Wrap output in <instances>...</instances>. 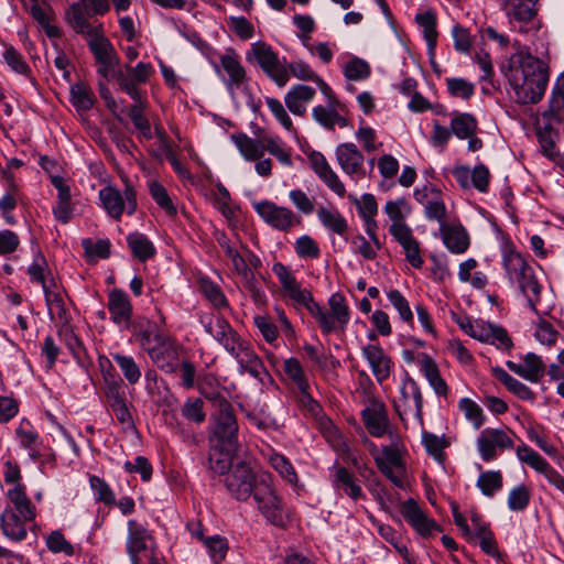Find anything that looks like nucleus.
Instances as JSON below:
<instances>
[{"label":"nucleus","mask_w":564,"mask_h":564,"mask_svg":"<svg viewBox=\"0 0 564 564\" xmlns=\"http://www.w3.org/2000/svg\"><path fill=\"white\" fill-rule=\"evenodd\" d=\"M283 371L288 378L293 382L300 393V400L304 405H307L310 411L316 412L319 410V404L312 398L310 393V383L304 373L303 367L299 359L289 358L284 360Z\"/></svg>","instance_id":"6ab92c4d"},{"label":"nucleus","mask_w":564,"mask_h":564,"mask_svg":"<svg viewBox=\"0 0 564 564\" xmlns=\"http://www.w3.org/2000/svg\"><path fill=\"white\" fill-rule=\"evenodd\" d=\"M401 513L408 523L422 536L431 535L440 530L437 523L429 518L415 500L409 499L401 507Z\"/></svg>","instance_id":"a878e982"},{"label":"nucleus","mask_w":564,"mask_h":564,"mask_svg":"<svg viewBox=\"0 0 564 564\" xmlns=\"http://www.w3.org/2000/svg\"><path fill=\"white\" fill-rule=\"evenodd\" d=\"M219 62L221 76L218 77L221 79L230 97L235 100L237 91L241 90L246 94L247 106L253 112H257L260 108V101L256 100L248 91L249 77L238 54L232 48H228L224 54L219 55Z\"/></svg>","instance_id":"20e7f679"},{"label":"nucleus","mask_w":564,"mask_h":564,"mask_svg":"<svg viewBox=\"0 0 564 564\" xmlns=\"http://www.w3.org/2000/svg\"><path fill=\"white\" fill-rule=\"evenodd\" d=\"M246 61L250 64L256 63L279 87L285 86L289 82L286 66L281 63L278 53L273 51L271 45L263 41L250 45V48L246 52Z\"/></svg>","instance_id":"0eeeda50"},{"label":"nucleus","mask_w":564,"mask_h":564,"mask_svg":"<svg viewBox=\"0 0 564 564\" xmlns=\"http://www.w3.org/2000/svg\"><path fill=\"white\" fill-rule=\"evenodd\" d=\"M539 0H506L503 10L510 28L519 33H528L536 29Z\"/></svg>","instance_id":"f8f14e48"},{"label":"nucleus","mask_w":564,"mask_h":564,"mask_svg":"<svg viewBox=\"0 0 564 564\" xmlns=\"http://www.w3.org/2000/svg\"><path fill=\"white\" fill-rule=\"evenodd\" d=\"M100 206L109 217L120 220L123 213L131 216L138 208L137 193L132 184L126 182L123 192L113 186H106L98 193Z\"/></svg>","instance_id":"1a4fd4ad"},{"label":"nucleus","mask_w":564,"mask_h":564,"mask_svg":"<svg viewBox=\"0 0 564 564\" xmlns=\"http://www.w3.org/2000/svg\"><path fill=\"white\" fill-rule=\"evenodd\" d=\"M149 357L159 369L172 373L178 367V346L169 336H165L155 348L149 349Z\"/></svg>","instance_id":"4be33fe9"},{"label":"nucleus","mask_w":564,"mask_h":564,"mask_svg":"<svg viewBox=\"0 0 564 564\" xmlns=\"http://www.w3.org/2000/svg\"><path fill=\"white\" fill-rule=\"evenodd\" d=\"M413 196L424 208V216L430 221H437L438 225L447 223V208L440 188L426 184L415 188Z\"/></svg>","instance_id":"dca6fc26"},{"label":"nucleus","mask_w":564,"mask_h":564,"mask_svg":"<svg viewBox=\"0 0 564 564\" xmlns=\"http://www.w3.org/2000/svg\"><path fill=\"white\" fill-rule=\"evenodd\" d=\"M333 488L339 494H344L352 500L364 498V492L360 485L357 482L354 474L345 467H338L335 469L332 476Z\"/></svg>","instance_id":"e433bc0d"},{"label":"nucleus","mask_w":564,"mask_h":564,"mask_svg":"<svg viewBox=\"0 0 564 564\" xmlns=\"http://www.w3.org/2000/svg\"><path fill=\"white\" fill-rule=\"evenodd\" d=\"M502 264L507 278L511 282H538L539 276L534 268L527 262L522 254L514 250L510 241H506L501 247Z\"/></svg>","instance_id":"ddd939ff"},{"label":"nucleus","mask_w":564,"mask_h":564,"mask_svg":"<svg viewBox=\"0 0 564 564\" xmlns=\"http://www.w3.org/2000/svg\"><path fill=\"white\" fill-rule=\"evenodd\" d=\"M70 101L77 110H89L94 105V94L85 83H76L70 86Z\"/></svg>","instance_id":"8fccbe9b"},{"label":"nucleus","mask_w":564,"mask_h":564,"mask_svg":"<svg viewBox=\"0 0 564 564\" xmlns=\"http://www.w3.org/2000/svg\"><path fill=\"white\" fill-rule=\"evenodd\" d=\"M506 75L517 101L522 105L539 102L549 83L545 63L524 51L510 57Z\"/></svg>","instance_id":"f257e3e1"},{"label":"nucleus","mask_w":564,"mask_h":564,"mask_svg":"<svg viewBox=\"0 0 564 564\" xmlns=\"http://www.w3.org/2000/svg\"><path fill=\"white\" fill-rule=\"evenodd\" d=\"M529 306L538 315L547 314L554 306L553 290L544 284H520Z\"/></svg>","instance_id":"393cba45"},{"label":"nucleus","mask_w":564,"mask_h":564,"mask_svg":"<svg viewBox=\"0 0 564 564\" xmlns=\"http://www.w3.org/2000/svg\"><path fill=\"white\" fill-rule=\"evenodd\" d=\"M251 497L257 510L269 523L279 528L286 525L290 520V513L284 507L282 498L276 492L270 473H261V478L258 480Z\"/></svg>","instance_id":"7ed1b4c3"},{"label":"nucleus","mask_w":564,"mask_h":564,"mask_svg":"<svg viewBox=\"0 0 564 564\" xmlns=\"http://www.w3.org/2000/svg\"><path fill=\"white\" fill-rule=\"evenodd\" d=\"M238 422L232 405L216 410L212 414V441L220 446L221 451L230 454L238 447Z\"/></svg>","instance_id":"6e6552de"},{"label":"nucleus","mask_w":564,"mask_h":564,"mask_svg":"<svg viewBox=\"0 0 564 564\" xmlns=\"http://www.w3.org/2000/svg\"><path fill=\"white\" fill-rule=\"evenodd\" d=\"M458 408L463 412L465 419L471 423L474 429H480L485 423V414L478 403L469 398H462Z\"/></svg>","instance_id":"5fc2aeb1"},{"label":"nucleus","mask_w":564,"mask_h":564,"mask_svg":"<svg viewBox=\"0 0 564 564\" xmlns=\"http://www.w3.org/2000/svg\"><path fill=\"white\" fill-rule=\"evenodd\" d=\"M474 328L473 338L481 343L496 345L501 349H510L512 347L511 338L501 326L477 319Z\"/></svg>","instance_id":"c756f323"},{"label":"nucleus","mask_w":564,"mask_h":564,"mask_svg":"<svg viewBox=\"0 0 564 564\" xmlns=\"http://www.w3.org/2000/svg\"><path fill=\"white\" fill-rule=\"evenodd\" d=\"M204 545L214 563L218 564L226 558L229 549L226 538L218 534L207 536L204 540Z\"/></svg>","instance_id":"bf43d9fd"},{"label":"nucleus","mask_w":564,"mask_h":564,"mask_svg":"<svg viewBox=\"0 0 564 564\" xmlns=\"http://www.w3.org/2000/svg\"><path fill=\"white\" fill-rule=\"evenodd\" d=\"M153 72L150 63L140 62L135 66L126 65L123 77L133 85H140L147 83Z\"/></svg>","instance_id":"680f3d73"},{"label":"nucleus","mask_w":564,"mask_h":564,"mask_svg":"<svg viewBox=\"0 0 564 564\" xmlns=\"http://www.w3.org/2000/svg\"><path fill=\"white\" fill-rule=\"evenodd\" d=\"M144 109L145 104H133L129 109V117L134 128L138 130L139 137L150 140L152 139L151 124L143 115Z\"/></svg>","instance_id":"13d9d810"},{"label":"nucleus","mask_w":564,"mask_h":564,"mask_svg":"<svg viewBox=\"0 0 564 564\" xmlns=\"http://www.w3.org/2000/svg\"><path fill=\"white\" fill-rule=\"evenodd\" d=\"M203 406L204 402L202 399L189 398L184 402L181 413L187 421L202 424L206 419Z\"/></svg>","instance_id":"338daca9"},{"label":"nucleus","mask_w":564,"mask_h":564,"mask_svg":"<svg viewBox=\"0 0 564 564\" xmlns=\"http://www.w3.org/2000/svg\"><path fill=\"white\" fill-rule=\"evenodd\" d=\"M343 72L346 79L351 82H362L369 78L371 67L367 61L354 56L345 64Z\"/></svg>","instance_id":"09e8293b"},{"label":"nucleus","mask_w":564,"mask_h":564,"mask_svg":"<svg viewBox=\"0 0 564 564\" xmlns=\"http://www.w3.org/2000/svg\"><path fill=\"white\" fill-rule=\"evenodd\" d=\"M415 21L423 32L430 55H434L438 33L436 31V14L427 10L415 15Z\"/></svg>","instance_id":"c03bdc74"},{"label":"nucleus","mask_w":564,"mask_h":564,"mask_svg":"<svg viewBox=\"0 0 564 564\" xmlns=\"http://www.w3.org/2000/svg\"><path fill=\"white\" fill-rule=\"evenodd\" d=\"M7 497L9 505L4 509H11L13 513L21 514L23 520H35L36 508L28 497L24 486L10 488Z\"/></svg>","instance_id":"72a5a7b5"},{"label":"nucleus","mask_w":564,"mask_h":564,"mask_svg":"<svg viewBox=\"0 0 564 564\" xmlns=\"http://www.w3.org/2000/svg\"><path fill=\"white\" fill-rule=\"evenodd\" d=\"M476 485L485 496L492 497L502 488V475L498 470L484 471L479 475Z\"/></svg>","instance_id":"6e6d98bb"},{"label":"nucleus","mask_w":564,"mask_h":564,"mask_svg":"<svg viewBox=\"0 0 564 564\" xmlns=\"http://www.w3.org/2000/svg\"><path fill=\"white\" fill-rule=\"evenodd\" d=\"M102 391L110 410L129 403L126 397L124 382L112 381L109 387H102Z\"/></svg>","instance_id":"0e129e2a"},{"label":"nucleus","mask_w":564,"mask_h":564,"mask_svg":"<svg viewBox=\"0 0 564 564\" xmlns=\"http://www.w3.org/2000/svg\"><path fill=\"white\" fill-rule=\"evenodd\" d=\"M46 300L48 315L52 321L65 326L68 323L65 297L67 296L62 284H42Z\"/></svg>","instance_id":"cd10ccee"},{"label":"nucleus","mask_w":564,"mask_h":564,"mask_svg":"<svg viewBox=\"0 0 564 564\" xmlns=\"http://www.w3.org/2000/svg\"><path fill=\"white\" fill-rule=\"evenodd\" d=\"M65 19L74 32L87 40L88 47L98 65V75L105 79L116 78L119 70H115V68L119 65V57L112 43L105 35L104 24L101 22L94 24L87 21L80 4H70L65 11Z\"/></svg>","instance_id":"f03ea898"},{"label":"nucleus","mask_w":564,"mask_h":564,"mask_svg":"<svg viewBox=\"0 0 564 564\" xmlns=\"http://www.w3.org/2000/svg\"><path fill=\"white\" fill-rule=\"evenodd\" d=\"M362 357L368 361L371 371L379 383H382L391 375L392 361L379 345H366L362 347Z\"/></svg>","instance_id":"c85d7f7f"},{"label":"nucleus","mask_w":564,"mask_h":564,"mask_svg":"<svg viewBox=\"0 0 564 564\" xmlns=\"http://www.w3.org/2000/svg\"><path fill=\"white\" fill-rule=\"evenodd\" d=\"M510 433L507 429L487 427L482 430L477 438V448L480 457L489 462L497 456V451L511 448L513 441Z\"/></svg>","instance_id":"a211bd4d"},{"label":"nucleus","mask_w":564,"mask_h":564,"mask_svg":"<svg viewBox=\"0 0 564 564\" xmlns=\"http://www.w3.org/2000/svg\"><path fill=\"white\" fill-rule=\"evenodd\" d=\"M383 212L391 220L390 226H406L405 219L412 213V206L405 197H399L388 200L383 207Z\"/></svg>","instance_id":"49530a36"},{"label":"nucleus","mask_w":564,"mask_h":564,"mask_svg":"<svg viewBox=\"0 0 564 564\" xmlns=\"http://www.w3.org/2000/svg\"><path fill=\"white\" fill-rule=\"evenodd\" d=\"M422 444L429 455H431L437 463L444 462V449L448 443L444 435H436L431 432L422 433Z\"/></svg>","instance_id":"3c124183"},{"label":"nucleus","mask_w":564,"mask_h":564,"mask_svg":"<svg viewBox=\"0 0 564 564\" xmlns=\"http://www.w3.org/2000/svg\"><path fill=\"white\" fill-rule=\"evenodd\" d=\"M34 520H23L21 514H15L11 509H4L0 517V527L3 534L11 541H22L26 538L28 525Z\"/></svg>","instance_id":"f704fd0d"},{"label":"nucleus","mask_w":564,"mask_h":564,"mask_svg":"<svg viewBox=\"0 0 564 564\" xmlns=\"http://www.w3.org/2000/svg\"><path fill=\"white\" fill-rule=\"evenodd\" d=\"M315 94V89L311 86L294 85L284 96L285 106L294 116H304L306 107L314 99Z\"/></svg>","instance_id":"473e14b6"},{"label":"nucleus","mask_w":564,"mask_h":564,"mask_svg":"<svg viewBox=\"0 0 564 564\" xmlns=\"http://www.w3.org/2000/svg\"><path fill=\"white\" fill-rule=\"evenodd\" d=\"M238 364V372L240 375L248 373L256 380L262 382L263 376L268 375V371L260 359V357L254 352L252 347L247 350V352L242 354L237 360Z\"/></svg>","instance_id":"37998d69"},{"label":"nucleus","mask_w":564,"mask_h":564,"mask_svg":"<svg viewBox=\"0 0 564 564\" xmlns=\"http://www.w3.org/2000/svg\"><path fill=\"white\" fill-rule=\"evenodd\" d=\"M336 161L341 171L352 181L362 180L366 176L365 156L352 142H344L335 149Z\"/></svg>","instance_id":"f3484780"},{"label":"nucleus","mask_w":564,"mask_h":564,"mask_svg":"<svg viewBox=\"0 0 564 564\" xmlns=\"http://www.w3.org/2000/svg\"><path fill=\"white\" fill-rule=\"evenodd\" d=\"M390 444L381 448V454L375 456L378 469L398 488H404L406 448L400 436L389 432Z\"/></svg>","instance_id":"39448f33"},{"label":"nucleus","mask_w":564,"mask_h":564,"mask_svg":"<svg viewBox=\"0 0 564 564\" xmlns=\"http://www.w3.org/2000/svg\"><path fill=\"white\" fill-rule=\"evenodd\" d=\"M260 478L261 473H254L247 463L239 462L229 469L224 482L235 499L247 501L254 492L256 485Z\"/></svg>","instance_id":"9b49d317"},{"label":"nucleus","mask_w":564,"mask_h":564,"mask_svg":"<svg viewBox=\"0 0 564 564\" xmlns=\"http://www.w3.org/2000/svg\"><path fill=\"white\" fill-rule=\"evenodd\" d=\"M128 536L126 550L131 564H141L143 560H150L156 553L154 536L147 527L134 519L127 523Z\"/></svg>","instance_id":"9d476101"},{"label":"nucleus","mask_w":564,"mask_h":564,"mask_svg":"<svg viewBox=\"0 0 564 564\" xmlns=\"http://www.w3.org/2000/svg\"><path fill=\"white\" fill-rule=\"evenodd\" d=\"M199 323L205 332L209 334L224 348L228 346L237 335H239L228 323L226 318L213 313L199 314Z\"/></svg>","instance_id":"5701e85b"},{"label":"nucleus","mask_w":564,"mask_h":564,"mask_svg":"<svg viewBox=\"0 0 564 564\" xmlns=\"http://www.w3.org/2000/svg\"><path fill=\"white\" fill-rule=\"evenodd\" d=\"M82 246L85 256L89 260L107 259L110 254V241L109 239L94 240L86 238L82 240Z\"/></svg>","instance_id":"4d7b16f0"},{"label":"nucleus","mask_w":564,"mask_h":564,"mask_svg":"<svg viewBox=\"0 0 564 564\" xmlns=\"http://www.w3.org/2000/svg\"><path fill=\"white\" fill-rule=\"evenodd\" d=\"M389 234L402 247L406 260L414 268L423 263L419 241L414 238L412 229L406 226H390Z\"/></svg>","instance_id":"bb28decb"},{"label":"nucleus","mask_w":564,"mask_h":564,"mask_svg":"<svg viewBox=\"0 0 564 564\" xmlns=\"http://www.w3.org/2000/svg\"><path fill=\"white\" fill-rule=\"evenodd\" d=\"M15 438L20 447L29 452V457L32 460H36L41 456V444L42 441L37 431L31 425L29 421H21L19 426L15 429Z\"/></svg>","instance_id":"4c0bfd02"},{"label":"nucleus","mask_w":564,"mask_h":564,"mask_svg":"<svg viewBox=\"0 0 564 564\" xmlns=\"http://www.w3.org/2000/svg\"><path fill=\"white\" fill-rule=\"evenodd\" d=\"M264 457L283 480L288 481L292 486L297 485V474L291 462L284 455L271 448L267 454H264Z\"/></svg>","instance_id":"79ce46f5"},{"label":"nucleus","mask_w":564,"mask_h":564,"mask_svg":"<svg viewBox=\"0 0 564 564\" xmlns=\"http://www.w3.org/2000/svg\"><path fill=\"white\" fill-rule=\"evenodd\" d=\"M253 208L264 223L280 231H289L301 224V217L296 216L293 210L273 202H258L253 204Z\"/></svg>","instance_id":"4468645a"},{"label":"nucleus","mask_w":564,"mask_h":564,"mask_svg":"<svg viewBox=\"0 0 564 564\" xmlns=\"http://www.w3.org/2000/svg\"><path fill=\"white\" fill-rule=\"evenodd\" d=\"M308 161L311 169L318 178L337 196L344 197L346 194V187L329 165L326 158L321 152H312L308 155Z\"/></svg>","instance_id":"412c9836"},{"label":"nucleus","mask_w":564,"mask_h":564,"mask_svg":"<svg viewBox=\"0 0 564 564\" xmlns=\"http://www.w3.org/2000/svg\"><path fill=\"white\" fill-rule=\"evenodd\" d=\"M126 240L132 257L140 262H145L156 254L153 242L142 232H130Z\"/></svg>","instance_id":"58836bf2"},{"label":"nucleus","mask_w":564,"mask_h":564,"mask_svg":"<svg viewBox=\"0 0 564 564\" xmlns=\"http://www.w3.org/2000/svg\"><path fill=\"white\" fill-rule=\"evenodd\" d=\"M517 457L539 474H544L551 466L538 452L527 445L517 448Z\"/></svg>","instance_id":"864d4df0"},{"label":"nucleus","mask_w":564,"mask_h":564,"mask_svg":"<svg viewBox=\"0 0 564 564\" xmlns=\"http://www.w3.org/2000/svg\"><path fill=\"white\" fill-rule=\"evenodd\" d=\"M361 419L367 431L375 437H382L389 434V419L387 408L378 399H371L368 405L361 411Z\"/></svg>","instance_id":"aec40b11"},{"label":"nucleus","mask_w":564,"mask_h":564,"mask_svg":"<svg viewBox=\"0 0 564 564\" xmlns=\"http://www.w3.org/2000/svg\"><path fill=\"white\" fill-rule=\"evenodd\" d=\"M522 360V364L508 360L506 365L509 370L521 378L533 383L539 382L545 372V365L541 357L534 352H528L523 356Z\"/></svg>","instance_id":"7c9ffc66"},{"label":"nucleus","mask_w":564,"mask_h":564,"mask_svg":"<svg viewBox=\"0 0 564 564\" xmlns=\"http://www.w3.org/2000/svg\"><path fill=\"white\" fill-rule=\"evenodd\" d=\"M394 408L399 416L413 414L422 420L423 398L417 382L405 373L400 386V397L394 400Z\"/></svg>","instance_id":"2eb2a0df"},{"label":"nucleus","mask_w":564,"mask_h":564,"mask_svg":"<svg viewBox=\"0 0 564 564\" xmlns=\"http://www.w3.org/2000/svg\"><path fill=\"white\" fill-rule=\"evenodd\" d=\"M477 120L469 113H460L451 120V130L457 138L464 140L474 135Z\"/></svg>","instance_id":"603ef678"},{"label":"nucleus","mask_w":564,"mask_h":564,"mask_svg":"<svg viewBox=\"0 0 564 564\" xmlns=\"http://www.w3.org/2000/svg\"><path fill=\"white\" fill-rule=\"evenodd\" d=\"M440 232L445 247L456 254L464 253L470 243L469 235L462 225H440Z\"/></svg>","instance_id":"2f4dec72"},{"label":"nucleus","mask_w":564,"mask_h":564,"mask_svg":"<svg viewBox=\"0 0 564 564\" xmlns=\"http://www.w3.org/2000/svg\"><path fill=\"white\" fill-rule=\"evenodd\" d=\"M317 218L325 228L338 236L343 237L347 232V220L336 208L321 206L317 209Z\"/></svg>","instance_id":"a18cd8bd"},{"label":"nucleus","mask_w":564,"mask_h":564,"mask_svg":"<svg viewBox=\"0 0 564 564\" xmlns=\"http://www.w3.org/2000/svg\"><path fill=\"white\" fill-rule=\"evenodd\" d=\"M111 358L120 369L124 380L130 386H134L140 381L142 377L141 368L132 356L121 352H112Z\"/></svg>","instance_id":"de8ad7c7"},{"label":"nucleus","mask_w":564,"mask_h":564,"mask_svg":"<svg viewBox=\"0 0 564 564\" xmlns=\"http://www.w3.org/2000/svg\"><path fill=\"white\" fill-rule=\"evenodd\" d=\"M108 308L111 319L118 324L128 325L132 315V306L128 295L119 289H112L109 292Z\"/></svg>","instance_id":"c9c22d12"},{"label":"nucleus","mask_w":564,"mask_h":564,"mask_svg":"<svg viewBox=\"0 0 564 564\" xmlns=\"http://www.w3.org/2000/svg\"><path fill=\"white\" fill-rule=\"evenodd\" d=\"M230 138L245 160L257 161L264 155L265 145L263 141L253 139L246 133H235Z\"/></svg>","instance_id":"ea45409f"},{"label":"nucleus","mask_w":564,"mask_h":564,"mask_svg":"<svg viewBox=\"0 0 564 564\" xmlns=\"http://www.w3.org/2000/svg\"><path fill=\"white\" fill-rule=\"evenodd\" d=\"M214 382V378H207L204 382L200 383L199 389L203 395L207 400L212 401L215 411L231 405L230 402L226 399L224 391L213 386Z\"/></svg>","instance_id":"052dcab7"},{"label":"nucleus","mask_w":564,"mask_h":564,"mask_svg":"<svg viewBox=\"0 0 564 564\" xmlns=\"http://www.w3.org/2000/svg\"><path fill=\"white\" fill-rule=\"evenodd\" d=\"M149 191L155 203L163 210H165L167 215L173 216L176 214V207L172 203L171 197L167 194V191L162 184L158 182H151L149 185Z\"/></svg>","instance_id":"774afa93"},{"label":"nucleus","mask_w":564,"mask_h":564,"mask_svg":"<svg viewBox=\"0 0 564 564\" xmlns=\"http://www.w3.org/2000/svg\"><path fill=\"white\" fill-rule=\"evenodd\" d=\"M417 361L421 371L435 393L437 395H446L448 388L445 380L440 375L436 362L427 354H421Z\"/></svg>","instance_id":"a19ab883"},{"label":"nucleus","mask_w":564,"mask_h":564,"mask_svg":"<svg viewBox=\"0 0 564 564\" xmlns=\"http://www.w3.org/2000/svg\"><path fill=\"white\" fill-rule=\"evenodd\" d=\"M453 175L464 189L474 187L481 193L488 191L490 173L484 164H478L473 170L466 165L456 166Z\"/></svg>","instance_id":"b1692460"},{"label":"nucleus","mask_w":564,"mask_h":564,"mask_svg":"<svg viewBox=\"0 0 564 564\" xmlns=\"http://www.w3.org/2000/svg\"><path fill=\"white\" fill-rule=\"evenodd\" d=\"M328 311L319 304L311 305L310 313L317 321L323 334L344 330L350 321V310L346 297L334 293L328 299Z\"/></svg>","instance_id":"423d86ee"},{"label":"nucleus","mask_w":564,"mask_h":564,"mask_svg":"<svg viewBox=\"0 0 564 564\" xmlns=\"http://www.w3.org/2000/svg\"><path fill=\"white\" fill-rule=\"evenodd\" d=\"M3 58L7 65L17 74L30 77L31 68L25 62L22 54L13 46L6 47Z\"/></svg>","instance_id":"69168bd1"},{"label":"nucleus","mask_w":564,"mask_h":564,"mask_svg":"<svg viewBox=\"0 0 564 564\" xmlns=\"http://www.w3.org/2000/svg\"><path fill=\"white\" fill-rule=\"evenodd\" d=\"M282 295L293 301L295 304L305 306L308 311L311 305H317L313 301L311 293L301 288V284H283Z\"/></svg>","instance_id":"e2e57ef3"}]
</instances>
